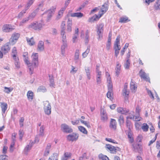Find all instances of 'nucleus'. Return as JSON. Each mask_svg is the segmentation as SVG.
Listing matches in <instances>:
<instances>
[{
	"label": "nucleus",
	"instance_id": "nucleus-1",
	"mask_svg": "<svg viewBox=\"0 0 160 160\" xmlns=\"http://www.w3.org/2000/svg\"><path fill=\"white\" fill-rule=\"evenodd\" d=\"M38 53H33L32 55L31 58H32V62L31 63V67L33 68L32 72L31 73V71L29 70V72L30 75L33 73L34 69L37 67L38 65Z\"/></svg>",
	"mask_w": 160,
	"mask_h": 160
},
{
	"label": "nucleus",
	"instance_id": "nucleus-2",
	"mask_svg": "<svg viewBox=\"0 0 160 160\" xmlns=\"http://www.w3.org/2000/svg\"><path fill=\"white\" fill-rule=\"evenodd\" d=\"M29 29H33L35 30H40L42 28V24L39 22L35 21L32 22L27 26Z\"/></svg>",
	"mask_w": 160,
	"mask_h": 160
},
{
	"label": "nucleus",
	"instance_id": "nucleus-3",
	"mask_svg": "<svg viewBox=\"0 0 160 160\" xmlns=\"http://www.w3.org/2000/svg\"><path fill=\"white\" fill-rule=\"evenodd\" d=\"M120 37L119 35L118 36L116 39L114 44V47L115 50V55L117 57L119 53V50H120L121 48L119 45L120 44Z\"/></svg>",
	"mask_w": 160,
	"mask_h": 160
},
{
	"label": "nucleus",
	"instance_id": "nucleus-4",
	"mask_svg": "<svg viewBox=\"0 0 160 160\" xmlns=\"http://www.w3.org/2000/svg\"><path fill=\"white\" fill-rule=\"evenodd\" d=\"M43 109L45 114L48 115H50L51 112V106L50 103L48 101L43 102Z\"/></svg>",
	"mask_w": 160,
	"mask_h": 160
},
{
	"label": "nucleus",
	"instance_id": "nucleus-5",
	"mask_svg": "<svg viewBox=\"0 0 160 160\" xmlns=\"http://www.w3.org/2000/svg\"><path fill=\"white\" fill-rule=\"evenodd\" d=\"M20 36V34L19 33L15 32L13 33L9 40V43L11 45H14Z\"/></svg>",
	"mask_w": 160,
	"mask_h": 160
},
{
	"label": "nucleus",
	"instance_id": "nucleus-6",
	"mask_svg": "<svg viewBox=\"0 0 160 160\" xmlns=\"http://www.w3.org/2000/svg\"><path fill=\"white\" fill-rule=\"evenodd\" d=\"M104 24L101 23L97 25V33L98 36V39H99L100 37L102 36V34L103 32Z\"/></svg>",
	"mask_w": 160,
	"mask_h": 160
},
{
	"label": "nucleus",
	"instance_id": "nucleus-7",
	"mask_svg": "<svg viewBox=\"0 0 160 160\" xmlns=\"http://www.w3.org/2000/svg\"><path fill=\"white\" fill-rule=\"evenodd\" d=\"M28 52H24L23 54V56L24 57V60L25 63L27 65L28 69L31 71V73H32L33 70V68L32 67H31V63L28 60Z\"/></svg>",
	"mask_w": 160,
	"mask_h": 160
},
{
	"label": "nucleus",
	"instance_id": "nucleus-8",
	"mask_svg": "<svg viewBox=\"0 0 160 160\" xmlns=\"http://www.w3.org/2000/svg\"><path fill=\"white\" fill-rule=\"evenodd\" d=\"M15 29V26L11 24H6L2 28V30L5 32H9L12 31Z\"/></svg>",
	"mask_w": 160,
	"mask_h": 160
},
{
	"label": "nucleus",
	"instance_id": "nucleus-9",
	"mask_svg": "<svg viewBox=\"0 0 160 160\" xmlns=\"http://www.w3.org/2000/svg\"><path fill=\"white\" fill-rule=\"evenodd\" d=\"M61 129L63 132L66 133H71L73 131L72 129L68 125L65 123L61 124Z\"/></svg>",
	"mask_w": 160,
	"mask_h": 160
},
{
	"label": "nucleus",
	"instance_id": "nucleus-10",
	"mask_svg": "<svg viewBox=\"0 0 160 160\" xmlns=\"http://www.w3.org/2000/svg\"><path fill=\"white\" fill-rule=\"evenodd\" d=\"M78 134L75 133L68 135L67 136V139L69 141L73 142L77 140L78 138Z\"/></svg>",
	"mask_w": 160,
	"mask_h": 160
},
{
	"label": "nucleus",
	"instance_id": "nucleus-11",
	"mask_svg": "<svg viewBox=\"0 0 160 160\" xmlns=\"http://www.w3.org/2000/svg\"><path fill=\"white\" fill-rule=\"evenodd\" d=\"M10 44H11L9 42L6 43L1 47V51L4 54H6L9 51L11 48Z\"/></svg>",
	"mask_w": 160,
	"mask_h": 160
},
{
	"label": "nucleus",
	"instance_id": "nucleus-12",
	"mask_svg": "<svg viewBox=\"0 0 160 160\" xmlns=\"http://www.w3.org/2000/svg\"><path fill=\"white\" fill-rule=\"evenodd\" d=\"M139 75L141 78H143L146 81L150 82L149 78L147 76L146 73L142 69L139 72Z\"/></svg>",
	"mask_w": 160,
	"mask_h": 160
},
{
	"label": "nucleus",
	"instance_id": "nucleus-13",
	"mask_svg": "<svg viewBox=\"0 0 160 160\" xmlns=\"http://www.w3.org/2000/svg\"><path fill=\"white\" fill-rule=\"evenodd\" d=\"M133 112H131L130 113H129V114H131L132 115V116H128L127 117V119H132L135 121H139L141 120V118L139 116H135L133 115L134 114Z\"/></svg>",
	"mask_w": 160,
	"mask_h": 160
},
{
	"label": "nucleus",
	"instance_id": "nucleus-14",
	"mask_svg": "<svg viewBox=\"0 0 160 160\" xmlns=\"http://www.w3.org/2000/svg\"><path fill=\"white\" fill-rule=\"evenodd\" d=\"M108 9V5L106 2L102 6L101 8V12L102 13H100V12H99V15H101V16L104 13H105Z\"/></svg>",
	"mask_w": 160,
	"mask_h": 160
},
{
	"label": "nucleus",
	"instance_id": "nucleus-15",
	"mask_svg": "<svg viewBox=\"0 0 160 160\" xmlns=\"http://www.w3.org/2000/svg\"><path fill=\"white\" fill-rule=\"evenodd\" d=\"M110 128L114 130H116L117 128V122L116 120L113 119H111L110 122Z\"/></svg>",
	"mask_w": 160,
	"mask_h": 160
},
{
	"label": "nucleus",
	"instance_id": "nucleus-16",
	"mask_svg": "<svg viewBox=\"0 0 160 160\" xmlns=\"http://www.w3.org/2000/svg\"><path fill=\"white\" fill-rule=\"evenodd\" d=\"M1 103V107L2 110V114L3 117H4L5 116V115H4V113L7 108L8 105L5 102H2Z\"/></svg>",
	"mask_w": 160,
	"mask_h": 160
},
{
	"label": "nucleus",
	"instance_id": "nucleus-17",
	"mask_svg": "<svg viewBox=\"0 0 160 160\" xmlns=\"http://www.w3.org/2000/svg\"><path fill=\"white\" fill-rule=\"evenodd\" d=\"M101 17V15H97L96 14H95L93 17L89 18L88 21L90 22H93L95 21L98 20Z\"/></svg>",
	"mask_w": 160,
	"mask_h": 160
},
{
	"label": "nucleus",
	"instance_id": "nucleus-18",
	"mask_svg": "<svg viewBox=\"0 0 160 160\" xmlns=\"http://www.w3.org/2000/svg\"><path fill=\"white\" fill-rule=\"evenodd\" d=\"M101 120L103 122H105L107 120L108 116L106 112L104 110L101 111Z\"/></svg>",
	"mask_w": 160,
	"mask_h": 160
},
{
	"label": "nucleus",
	"instance_id": "nucleus-19",
	"mask_svg": "<svg viewBox=\"0 0 160 160\" xmlns=\"http://www.w3.org/2000/svg\"><path fill=\"white\" fill-rule=\"evenodd\" d=\"M130 86L131 90L132 92L134 91V92H135L137 89V86L136 84V82L134 81H133L132 80H131Z\"/></svg>",
	"mask_w": 160,
	"mask_h": 160
},
{
	"label": "nucleus",
	"instance_id": "nucleus-20",
	"mask_svg": "<svg viewBox=\"0 0 160 160\" xmlns=\"http://www.w3.org/2000/svg\"><path fill=\"white\" fill-rule=\"evenodd\" d=\"M44 43L42 41H40L38 44L37 49L38 51H42L44 50Z\"/></svg>",
	"mask_w": 160,
	"mask_h": 160
},
{
	"label": "nucleus",
	"instance_id": "nucleus-21",
	"mask_svg": "<svg viewBox=\"0 0 160 160\" xmlns=\"http://www.w3.org/2000/svg\"><path fill=\"white\" fill-rule=\"evenodd\" d=\"M85 69L87 78L88 79L90 80L91 78V69L89 67H85Z\"/></svg>",
	"mask_w": 160,
	"mask_h": 160
},
{
	"label": "nucleus",
	"instance_id": "nucleus-22",
	"mask_svg": "<svg viewBox=\"0 0 160 160\" xmlns=\"http://www.w3.org/2000/svg\"><path fill=\"white\" fill-rule=\"evenodd\" d=\"M49 80L50 82L49 85L51 87L54 88L55 84L54 77L52 75H49Z\"/></svg>",
	"mask_w": 160,
	"mask_h": 160
},
{
	"label": "nucleus",
	"instance_id": "nucleus-23",
	"mask_svg": "<svg viewBox=\"0 0 160 160\" xmlns=\"http://www.w3.org/2000/svg\"><path fill=\"white\" fill-rule=\"evenodd\" d=\"M70 15L71 17H77L79 18L82 17L83 16V14L81 12H76V13H71Z\"/></svg>",
	"mask_w": 160,
	"mask_h": 160
},
{
	"label": "nucleus",
	"instance_id": "nucleus-24",
	"mask_svg": "<svg viewBox=\"0 0 160 160\" xmlns=\"http://www.w3.org/2000/svg\"><path fill=\"white\" fill-rule=\"evenodd\" d=\"M56 6H52L51 7L49 10H48L47 12V13H48V18H50L52 16V14L53 12H54V10L56 9Z\"/></svg>",
	"mask_w": 160,
	"mask_h": 160
},
{
	"label": "nucleus",
	"instance_id": "nucleus-25",
	"mask_svg": "<svg viewBox=\"0 0 160 160\" xmlns=\"http://www.w3.org/2000/svg\"><path fill=\"white\" fill-rule=\"evenodd\" d=\"M27 96L28 100L32 101L33 98V93L31 91H29L27 93Z\"/></svg>",
	"mask_w": 160,
	"mask_h": 160
},
{
	"label": "nucleus",
	"instance_id": "nucleus-26",
	"mask_svg": "<svg viewBox=\"0 0 160 160\" xmlns=\"http://www.w3.org/2000/svg\"><path fill=\"white\" fill-rule=\"evenodd\" d=\"M30 19L28 17H26L23 18L22 20L20 21L19 23L20 26H23L24 24L26 23Z\"/></svg>",
	"mask_w": 160,
	"mask_h": 160
},
{
	"label": "nucleus",
	"instance_id": "nucleus-27",
	"mask_svg": "<svg viewBox=\"0 0 160 160\" xmlns=\"http://www.w3.org/2000/svg\"><path fill=\"white\" fill-rule=\"evenodd\" d=\"M27 41L28 43L30 46H32L35 44V42L34 41L33 37L31 38H26Z\"/></svg>",
	"mask_w": 160,
	"mask_h": 160
},
{
	"label": "nucleus",
	"instance_id": "nucleus-28",
	"mask_svg": "<svg viewBox=\"0 0 160 160\" xmlns=\"http://www.w3.org/2000/svg\"><path fill=\"white\" fill-rule=\"evenodd\" d=\"M141 145L140 144L138 143L137 144H132V147H133V151L135 152L137 151L139 149H140V147Z\"/></svg>",
	"mask_w": 160,
	"mask_h": 160
},
{
	"label": "nucleus",
	"instance_id": "nucleus-29",
	"mask_svg": "<svg viewBox=\"0 0 160 160\" xmlns=\"http://www.w3.org/2000/svg\"><path fill=\"white\" fill-rule=\"evenodd\" d=\"M89 31L88 30H86L85 32V43L86 44H87L89 41Z\"/></svg>",
	"mask_w": 160,
	"mask_h": 160
},
{
	"label": "nucleus",
	"instance_id": "nucleus-30",
	"mask_svg": "<svg viewBox=\"0 0 160 160\" xmlns=\"http://www.w3.org/2000/svg\"><path fill=\"white\" fill-rule=\"evenodd\" d=\"M108 91L107 93V97L108 98H110V99H112V87H108Z\"/></svg>",
	"mask_w": 160,
	"mask_h": 160
},
{
	"label": "nucleus",
	"instance_id": "nucleus-31",
	"mask_svg": "<svg viewBox=\"0 0 160 160\" xmlns=\"http://www.w3.org/2000/svg\"><path fill=\"white\" fill-rule=\"evenodd\" d=\"M120 149H121L118 147L113 146L110 151L111 153H116L117 151H120Z\"/></svg>",
	"mask_w": 160,
	"mask_h": 160
},
{
	"label": "nucleus",
	"instance_id": "nucleus-32",
	"mask_svg": "<svg viewBox=\"0 0 160 160\" xmlns=\"http://www.w3.org/2000/svg\"><path fill=\"white\" fill-rule=\"evenodd\" d=\"M154 8L156 10L160 9V0H157L154 5Z\"/></svg>",
	"mask_w": 160,
	"mask_h": 160
},
{
	"label": "nucleus",
	"instance_id": "nucleus-33",
	"mask_svg": "<svg viewBox=\"0 0 160 160\" xmlns=\"http://www.w3.org/2000/svg\"><path fill=\"white\" fill-rule=\"evenodd\" d=\"M79 130L82 133L84 134H87L88 132L86 128L82 126H79L78 127Z\"/></svg>",
	"mask_w": 160,
	"mask_h": 160
},
{
	"label": "nucleus",
	"instance_id": "nucleus-34",
	"mask_svg": "<svg viewBox=\"0 0 160 160\" xmlns=\"http://www.w3.org/2000/svg\"><path fill=\"white\" fill-rule=\"evenodd\" d=\"M47 90L44 86H40L37 89V92H45Z\"/></svg>",
	"mask_w": 160,
	"mask_h": 160
},
{
	"label": "nucleus",
	"instance_id": "nucleus-35",
	"mask_svg": "<svg viewBox=\"0 0 160 160\" xmlns=\"http://www.w3.org/2000/svg\"><path fill=\"white\" fill-rule=\"evenodd\" d=\"M33 144L32 143H31L30 142L29 145H27L24 149L25 152H27L28 151L30 150L31 149Z\"/></svg>",
	"mask_w": 160,
	"mask_h": 160
},
{
	"label": "nucleus",
	"instance_id": "nucleus-36",
	"mask_svg": "<svg viewBox=\"0 0 160 160\" xmlns=\"http://www.w3.org/2000/svg\"><path fill=\"white\" fill-rule=\"evenodd\" d=\"M142 129L144 132H147L148 131L149 128V127L147 124L144 123L141 127Z\"/></svg>",
	"mask_w": 160,
	"mask_h": 160
},
{
	"label": "nucleus",
	"instance_id": "nucleus-37",
	"mask_svg": "<svg viewBox=\"0 0 160 160\" xmlns=\"http://www.w3.org/2000/svg\"><path fill=\"white\" fill-rule=\"evenodd\" d=\"M90 50V46H88V47L87 48L86 51L82 53V56L83 58H85L87 56Z\"/></svg>",
	"mask_w": 160,
	"mask_h": 160
},
{
	"label": "nucleus",
	"instance_id": "nucleus-38",
	"mask_svg": "<svg viewBox=\"0 0 160 160\" xmlns=\"http://www.w3.org/2000/svg\"><path fill=\"white\" fill-rule=\"evenodd\" d=\"M35 0H28L27 6L25 8V10H27L33 4Z\"/></svg>",
	"mask_w": 160,
	"mask_h": 160
},
{
	"label": "nucleus",
	"instance_id": "nucleus-39",
	"mask_svg": "<svg viewBox=\"0 0 160 160\" xmlns=\"http://www.w3.org/2000/svg\"><path fill=\"white\" fill-rule=\"evenodd\" d=\"M80 121L82 124H84L88 128H91V126L90 124V123L89 122H87L85 121H84L81 119H80Z\"/></svg>",
	"mask_w": 160,
	"mask_h": 160
},
{
	"label": "nucleus",
	"instance_id": "nucleus-40",
	"mask_svg": "<svg viewBox=\"0 0 160 160\" xmlns=\"http://www.w3.org/2000/svg\"><path fill=\"white\" fill-rule=\"evenodd\" d=\"M108 87H112V83L111 81V78L110 76L107 77Z\"/></svg>",
	"mask_w": 160,
	"mask_h": 160
},
{
	"label": "nucleus",
	"instance_id": "nucleus-41",
	"mask_svg": "<svg viewBox=\"0 0 160 160\" xmlns=\"http://www.w3.org/2000/svg\"><path fill=\"white\" fill-rule=\"evenodd\" d=\"M58 155L57 153L53 154V156L49 157L48 160H58Z\"/></svg>",
	"mask_w": 160,
	"mask_h": 160
},
{
	"label": "nucleus",
	"instance_id": "nucleus-42",
	"mask_svg": "<svg viewBox=\"0 0 160 160\" xmlns=\"http://www.w3.org/2000/svg\"><path fill=\"white\" fill-rule=\"evenodd\" d=\"M118 122L120 126H121L124 123V118L122 115L120 116L118 119Z\"/></svg>",
	"mask_w": 160,
	"mask_h": 160
},
{
	"label": "nucleus",
	"instance_id": "nucleus-43",
	"mask_svg": "<svg viewBox=\"0 0 160 160\" xmlns=\"http://www.w3.org/2000/svg\"><path fill=\"white\" fill-rule=\"evenodd\" d=\"M128 18L127 17H121L120 19L119 22L122 23L126 22H128Z\"/></svg>",
	"mask_w": 160,
	"mask_h": 160
},
{
	"label": "nucleus",
	"instance_id": "nucleus-44",
	"mask_svg": "<svg viewBox=\"0 0 160 160\" xmlns=\"http://www.w3.org/2000/svg\"><path fill=\"white\" fill-rule=\"evenodd\" d=\"M11 55L12 56L15 57V55H17V52L16 47H14L12 48V50Z\"/></svg>",
	"mask_w": 160,
	"mask_h": 160
},
{
	"label": "nucleus",
	"instance_id": "nucleus-45",
	"mask_svg": "<svg viewBox=\"0 0 160 160\" xmlns=\"http://www.w3.org/2000/svg\"><path fill=\"white\" fill-rule=\"evenodd\" d=\"M27 10H25V8L24 10H22L18 14V16H17V18H22L24 14L26 13V12Z\"/></svg>",
	"mask_w": 160,
	"mask_h": 160
},
{
	"label": "nucleus",
	"instance_id": "nucleus-46",
	"mask_svg": "<svg viewBox=\"0 0 160 160\" xmlns=\"http://www.w3.org/2000/svg\"><path fill=\"white\" fill-rule=\"evenodd\" d=\"M44 127L43 126H41L40 129L39 136H42L44 135Z\"/></svg>",
	"mask_w": 160,
	"mask_h": 160
},
{
	"label": "nucleus",
	"instance_id": "nucleus-47",
	"mask_svg": "<svg viewBox=\"0 0 160 160\" xmlns=\"http://www.w3.org/2000/svg\"><path fill=\"white\" fill-rule=\"evenodd\" d=\"M79 57V51L78 50H77L75 52L74 56V59L76 60V62H77L78 60Z\"/></svg>",
	"mask_w": 160,
	"mask_h": 160
},
{
	"label": "nucleus",
	"instance_id": "nucleus-48",
	"mask_svg": "<svg viewBox=\"0 0 160 160\" xmlns=\"http://www.w3.org/2000/svg\"><path fill=\"white\" fill-rule=\"evenodd\" d=\"M130 65V60H127L124 64V67L125 69H128L129 68Z\"/></svg>",
	"mask_w": 160,
	"mask_h": 160
},
{
	"label": "nucleus",
	"instance_id": "nucleus-49",
	"mask_svg": "<svg viewBox=\"0 0 160 160\" xmlns=\"http://www.w3.org/2000/svg\"><path fill=\"white\" fill-rule=\"evenodd\" d=\"M36 15V11H35L33 12H32V13L29 15L28 17L29 18V19H32L34 18L35 16Z\"/></svg>",
	"mask_w": 160,
	"mask_h": 160
},
{
	"label": "nucleus",
	"instance_id": "nucleus-50",
	"mask_svg": "<svg viewBox=\"0 0 160 160\" xmlns=\"http://www.w3.org/2000/svg\"><path fill=\"white\" fill-rule=\"evenodd\" d=\"M13 90L12 88H8L7 87H4V91L7 93H9L11 92Z\"/></svg>",
	"mask_w": 160,
	"mask_h": 160
},
{
	"label": "nucleus",
	"instance_id": "nucleus-51",
	"mask_svg": "<svg viewBox=\"0 0 160 160\" xmlns=\"http://www.w3.org/2000/svg\"><path fill=\"white\" fill-rule=\"evenodd\" d=\"M99 157V158H101L102 160H109V158L106 156L103 155L102 154H100Z\"/></svg>",
	"mask_w": 160,
	"mask_h": 160
},
{
	"label": "nucleus",
	"instance_id": "nucleus-52",
	"mask_svg": "<svg viewBox=\"0 0 160 160\" xmlns=\"http://www.w3.org/2000/svg\"><path fill=\"white\" fill-rule=\"evenodd\" d=\"M24 134V132L22 130L20 129L19 131V139L21 141L22 140V138Z\"/></svg>",
	"mask_w": 160,
	"mask_h": 160
},
{
	"label": "nucleus",
	"instance_id": "nucleus-53",
	"mask_svg": "<svg viewBox=\"0 0 160 160\" xmlns=\"http://www.w3.org/2000/svg\"><path fill=\"white\" fill-rule=\"evenodd\" d=\"M127 119L126 120V126L128 128L129 130H130V128L131 126V122L130 121L128 120Z\"/></svg>",
	"mask_w": 160,
	"mask_h": 160
},
{
	"label": "nucleus",
	"instance_id": "nucleus-54",
	"mask_svg": "<svg viewBox=\"0 0 160 160\" xmlns=\"http://www.w3.org/2000/svg\"><path fill=\"white\" fill-rule=\"evenodd\" d=\"M142 138V136L141 135H139L136 138L137 142H141Z\"/></svg>",
	"mask_w": 160,
	"mask_h": 160
},
{
	"label": "nucleus",
	"instance_id": "nucleus-55",
	"mask_svg": "<svg viewBox=\"0 0 160 160\" xmlns=\"http://www.w3.org/2000/svg\"><path fill=\"white\" fill-rule=\"evenodd\" d=\"M67 47L62 45L61 46V53L62 55H64L65 53V49Z\"/></svg>",
	"mask_w": 160,
	"mask_h": 160
},
{
	"label": "nucleus",
	"instance_id": "nucleus-56",
	"mask_svg": "<svg viewBox=\"0 0 160 160\" xmlns=\"http://www.w3.org/2000/svg\"><path fill=\"white\" fill-rule=\"evenodd\" d=\"M105 140L108 142H111L114 143H117V142H116L114 140L110 138H105Z\"/></svg>",
	"mask_w": 160,
	"mask_h": 160
},
{
	"label": "nucleus",
	"instance_id": "nucleus-57",
	"mask_svg": "<svg viewBox=\"0 0 160 160\" xmlns=\"http://www.w3.org/2000/svg\"><path fill=\"white\" fill-rule=\"evenodd\" d=\"M122 92L123 96H127L129 94V92L127 90V89H123Z\"/></svg>",
	"mask_w": 160,
	"mask_h": 160
},
{
	"label": "nucleus",
	"instance_id": "nucleus-58",
	"mask_svg": "<svg viewBox=\"0 0 160 160\" xmlns=\"http://www.w3.org/2000/svg\"><path fill=\"white\" fill-rule=\"evenodd\" d=\"M96 72L97 73L96 77H101L102 76V72L101 71H100L99 70H98L97 69V71H96Z\"/></svg>",
	"mask_w": 160,
	"mask_h": 160
},
{
	"label": "nucleus",
	"instance_id": "nucleus-59",
	"mask_svg": "<svg viewBox=\"0 0 160 160\" xmlns=\"http://www.w3.org/2000/svg\"><path fill=\"white\" fill-rule=\"evenodd\" d=\"M147 92L148 95H149V96L152 98L153 99L154 98V97L153 96V94L152 93V92L150 90H149L148 89H147Z\"/></svg>",
	"mask_w": 160,
	"mask_h": 160
},
{
	"label": "nucleus",
	"instance_id": "nucleus-60",
	"mask_svg": "<svg viewBox=\"0 0 160 160\" xmlns=\"http://www.w3.org/2000/svg\"><path fill=\"white\" fill-rule=\"evenodd\" d=\"M8 157L5 155L0 156V160H7Z\"/></svg>",
	"mask_w": 160,
	"mask_h": 160
},
{
	"label": "nucleus",
	"instance_id": "nucleus-61",
	"mask_svg": "<svg viewBox=\"0 0 160 160\" xmlns=\"http://www.w3.org/2000/svg\"><path fill=\"white\" fill-rule=\"evenodd\" d=\"M61 27L62 29L61 30H65V21L62 22Z\"/></svg>",
	"mask_w": 160,
	"mask_h": 160
},
{
	"label": "nucleus",
	"instance_id": "nucleus-62",
	"mask_svg": "<svg viewBox=\"0 0 160 160\" xmlns=\"http://www.w3.org/2000/svg\"><path fill=\"white\" fill-rule=\"evenodd\" d=\"M80 121V119L79 120H77L75 121H71L73 125H77L79 124Z\"/></svg>",
	"mask_w": 160,
	"mask_h": 160
},
{
	"label": "nucleus",
	"instance_id": "nucleus-63",
	"mask_svg": "<svg viewBox=\"0 0 160 160\" xmlns=\"http://www.w3.org/2000/svg\"><path fill=\"white\" fill-rule=\"evenodd\" d=\"M14 64L16 67L17 68H19L20 67V63L19 61L15 62Z\"/></svg>",
	"mask_w": 160,
	"mask_h": 160
},
{
	"label": "nucleus",
	"instance_id": "nucleus-64",
	"mask_svg": "<svg viewBox=\"0 0 160 160\" xmlns=\"http://www.w3.org/2000/svg\"><path fill=\"white\" fill-rule=\"evenodd\" d=\"M129 112V111L128 109L126 108H124L122 114L126 115L128 114Z\"/></svg>",
	"mask_w": 160,
	"mask_h": 160
}]
</instances>
